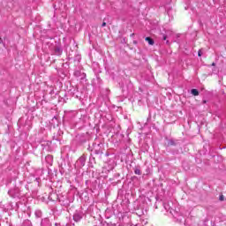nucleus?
I'll return each instance as SVG.
<instances>
[{
	"instance_id": "obj_9",
	"label": "nucleus",
	"mask_w": 226,
	"mask_h": 226,
	"mask_svg": "<svg viewBox=\"0 0 226 226\" xmlns=\"http://www.w3.org/2000/svg\"><path fill=\"white\" fill-rule=\"evenodd\" d=\"M3 41V39L0 37V43Z\"/></svg>"
},
{
	"instance_id": "obj_10",
	"label": "nucleus",
	"mask_w": 226,
	"mask_h": 226,
	"mask_svg": "<svg viewBox=\"0 0 226 226\" xmlns=\"http://www.w3.org/2000/svg\"><path fill=\"white\" fill-rule=\"evenodd\" d=\"M203 103H206V101H203Z\"/></svg>"
},
{
	"instance_id": "obj_2",
	"label": "nucleus",
	"mask_w": 226,
	"mask_h": 226,
	"mask_svg": "<svg viewBox=\"0 0 226 226\" xmlns=\"http://www.w3.org/2000/svg\"><path fill=\"white\" fill-rule=\"evenodd\" d=\"M191 93L193 96H199V90L193 88L191 90Z\"/></svg>"
},
{
	"instance_id": "obj_3",
	"label": "nucleus",
	"mask_w": 226,
	"mask_h": 226,
	"mask_svg": "<svg viewBox=\"0 0 226 226\" xmlns=\"http://www.w3.org/2000/svg\"><path fill=\"white\" fill-rule=\"evenodd\" d=\"M198 56H199V57H202V49H200L198 51Z\"/></svg>"
},
{
	"instance_id": "obj_4",
	"label": "nucleus",
	"mask_w": 226,
	"mask_h": 226,
	"mask_svg": "<svg viewBox=\"0 0 226 226\" xmlns=\"http://www.w3.org/2000/svg\"><path fill=\"white\" fill-rule=\"evenodd\" d=\"M219 200H221V201L225 200V196L221 195V196L219 197Z\"/></svg>"
},
{
	"instance_id": "obj_1",
	"label": "nucleus",
	"mask_w": 226,
	"mask_h": 226,
	"mask_svg": "<svg viewBox=\"0 0 226 226\" xmlns=\"http://www.w3.org/2000/svg\"><path fill=\"white\" fill-rule=\"evenodd\" d=\"M145 41L148 42V45H154V41L151 37H146Z\"/></svg>"
},
{
	"instance_id": "obj_6",
	"label": "nucleus",
	"mask_w": 226,
	"mask_h": 226,
	"mask_svg": "<svg viewBox=\"0 0 226 226\" xmlns=\"http://www.w3.org/2000/svg\"><path fill=\"white\" fill-rule=\"evenodd\" d=\"M105 26H107V23L106 22H102V27H105Z\"/></svg>"
},
{
	"instance_id": "obj_5",
	"label": "nucleus",
	"mask_w": 226,
	"mask_h": 226,
	"mask_svg": "<svg viewBox=\"0 0 226 226\" xmlns=\"http://www.w3.org/2000/svg\"><path fill=\"white\" fill-rule=\"evenodd\" d=\"M135 174H137L138 176H140V174H141V173H140V170H135Z\"/></svg>"
},
{
	"instance_id": "obj_7",
	"label": "nucleus",
	"mask_w": 226,
	"mask_h": 226,
	"mask_svg": "<svg viewBox=\"0 0 226 226\" xmlns=\"http://www.w3.org/2000/svg\"><path fill=\"white\" fill-rule=\"evenodd\" d=\"M162 40H167V36L165 34L162 35Z\"/></svg>"
},
{
	"instance_id": "obj_8",
	"label": "nucleus",
	"mask_w": 226,
	"mask_h": 226,
	"mask_svg": "<svg viewBox=\"0 0 226 226\" xmlns=\"http://www.w3.org/2000/svg\"><path fill=\"white\" fill-rule=\"evenodd\" d=\"M212 66H216V64L213 63V64H212Z\"/></svg>"
}]
</instances>
